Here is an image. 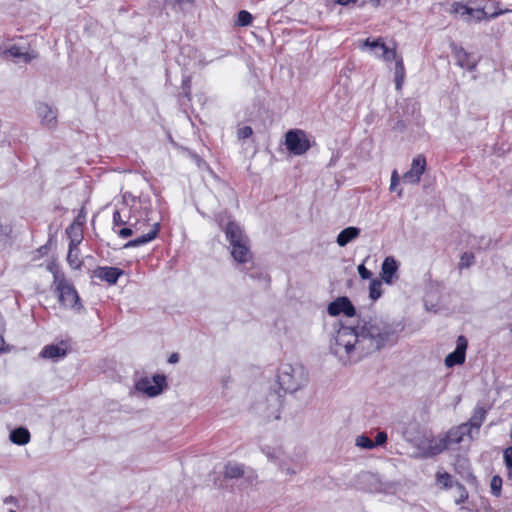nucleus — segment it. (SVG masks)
I'll list each match as a JSON object with an SVG mask.
<instances>
[{
  "label": "nucleus",
  "instance_id": "f257e3e1",
  "mask_svg": "<svg viewBox=\"0 0 512 512\" xmlns=\"http://www.w3.org/2000/svg\"><path fill=\"white\" fill-rule=\"evenodd\" d=\"M395 342V330L381 320H371L356 327L337 330L331 349L339 357L361 358Z\"/></svg>",
  "mask_w": 512,
  "mask_h": 512
},
{
  "label": "nucleus",
  "instance_id": "f03ea898",
  "mask_svg": "<svg viewBox=\"0 0 512 512\" xmlns=\"http://www.w3.org/2000/svg\"><path fill=\"white\" fill-rule=\"evenodd\" d=\"M48 269L53 274V288L57 294L59 303L66 309H71L76 313H80L83 306L73 285L67 281L64 274L58 269L57 265L52 263L48 266Z\"/></svg>",
  "mask_w": 512,
  "mask_h": 512
},
{
  "label": "nucleus",
  "instance_id": "7ed1b4c3",
  "mask_svg": "<svg viewBox=\"0 0 512 512\" xmlns=\"http://www.w3.org/2000/svg\"><path fill=\"white\" fill-rule=\"evenodd\" d=\"M226 238L230 244V253L237 263H247L252 260L250 241L235 222H229L225 228Z\"/></svg>",
  "mask_w": 512,
  "mask_h": 512
},
{
  "label": "nucleus",
  "instance_id": "20e7f679",
  "mask_svg": "<svg viewBox=\"0 0 512 512\" xmlns=\"http://www.w3.org/2000/svg\"><path fill=\"white\" fill-rule=\"evenodd\" d=\"M308 382V373L301 365L283 364L278 370V383L289 393L297 392Z\"/></svg>",
  "mask_w": 512,
  "mask_h": 512
},
{
  "label": "nucleus",
  "instance_id": "39448f33",
  "mask_svg": "<svg viewBox=\"0 0 512 512\" xmlns=\"http://www.w3.org/2000/svg\"><path fill=\"white\" fill-rule=\"evenodd\" d=\"M363 47H368L369 49L377 48L379 47L382 50L381 55H377L379 59L385 61V62H391L395 61V84L396 89L399 90L402 87V84L404 82L405 78V68L403 64V59L401 56L397 54V51L395 48H389L382 39L378 38L376 40H370L367 38L362 43Z\"/></svg>",
  "mask_w": 512,
  "mask_h": 512
},
{
  "label": "nucleus",
  "instance_id": "423d86ee",
  "mask_svg": "<svg viewBox=\"0 0 512 512\" xmlns=\"http://www.w3.org/2000/svg\"><path fill=\"white\" fill-rule=\"evenodd\" d=\"M151 211L148 207L135 210L127 219V227L118 231L121 238H128L134 234L146 233L149 226L153 224L150 217Z\"/></svg>",
  "mask_w": 512,
  "mask_h": 512
},
{
  "label": "nucleus",
  "instance_id": "0eeeda50",
  "mask_svg": "<svg viewBox=\"0 0 512 512\" xmlns=\"http://www.w3.org/2000/svg\"><path fill=\"white\" fill-rule=\"evenodd\" d=\"M166 387V377L160 374L153 377L144 376L135 382V390L150 398L160 395Z\"/></svg>",
  "mask_w": 512,
  "mask_h": 512
},
{
  "label": "nucleus",
  "instance_id": "6e6552de",
  "mask_svg": "<svg viewBox=\"0 0 512 512\" xmlns=\"http://www.w3.org/2000/svg\"><path fill=\"white\" fill-rule=\"evenodd\" d=\"M285 145L290 153L297 156L305 154L311 146L307 134L300 129L289 130L285 134Z\"/></svg>",
  "mask_w": 512,
  "mask_h": 512
},
{
  "label": "nucleus",
  "instance_id": "1a4fd4ad",
  "mask_svg": "<svg viewBox=\"0 0 512 512\" xmlns=\"http://www.w3.org/2000/svg\"><path fill=\"white\" fill-rule=\"evenodd\" d=\"M450 13L460 16L467 23L472 21L479 22L487 18V13L483 8L474 9L461 2H454L451 5Z\"/></svg>",
  "mask_w": 512,
  "mask_h": 512
},
{
  "label": "nucleus",
  "instance_id": "9d476101",
  "mask_svg": "<svg viewBox=\"0 0 512 512\" xmlns=\"http://www.w3.org/2000/svg\"><path fill=\"white\" fill-rule=\"evenodd\" d=\"M6 59L14 60L16 63H30L38 57V54L27 47L18 46L16 44L10 45L2 52Z\"/></svg>",
  "mask_w": 512,
  "mask_h": 512
},
{
  "label": "nucleus",
  "instance_id": "9b49d317",
  "mask_svg": "<svg viewBox=\"0 0 512 512\" xmlns=\"http://www.w3.org/2000/svg\"><path fill=\"white\" fill-rule=\"evenodd\" d=\"M426 170V159L423 155H417L413 158L409 171L404 173L402 180L408 184H418L421 176Z\"/></svg>",
  "mask_w": 512,
  "mask_h": 512
},
{
  "label": "nucleus",
  "instance_id": "f8f14e48",
  "mask_svg": "<svg viewBox=\"0 0 512 512\" xmlns=\"http://www.w3.org/2000/svg\"><path fill=\"white\" fill-rule=\"evenodd\" d=\"M328 313L331 316L344 314L347 317H353L356 310L347 297H339L328 305Z\"/></svg>",
  "mask_w": 512,
  "mask_h": 512
},
{
  "label": "nucleus",
  "instance_id": "ddd939ff",
  "mask_svg": "<svg viewBox=\"0 0 512 512\" xmlns=\"http://www.w3.org/2000/svg\"><path fill=\"white\" fill-rule=\"evenodd\" d=\"M467 349V340L464 336L457 338L456 349L445 358V365L451 368L455 365L463 364L465 361V352Z\"/></svg>",
  "mask_w": 512,
  "mask_h": 512
},
{
  "label": "nucleus",
  "instance_id": "4468645a",
  "mask_svg": "<svg viewBox=\"0 0 512 512\" xmlns=\"http://www.w3.org/2000/svg\"><path fill=\"white\" fill-rule=\"evenodd\" d=\"M37 115L41 119V123L48 129H54L57 124V113L46 103L37 105Z\"/></svg>",
  "mask_w": 512,
  "mask_h": 512
},
{
  "label": "nucleus",
  "instance_id": "2eb2a0df",
  "mask_svg": "<svg viewBox=\"0 0 512 512\" xmlns=\"http://www.w3.org/2000/svg\"><path fill=\"white\" fill-rule=\"evenodd\" d=\"M159 222L157 221H154L152 225L149 226V229L147 230L146 233H139L140 235L138 237H136L135 239L127 242L125 245H124V248H133V247H138L140 245H143V244H146L150 241H152L153 239L156 238L158 232H159Z\"/></svg>",
  "mask_w": 512,
  "mask_h": 512
},
{
  "label": "nucleus",
  "instance_id": "dca6fc26",
  "mask_svg": "<svg viewBox=\"0 0 512 512\" xmlns=\"http://www.w3.org/2000/svg\"><path fill=\"white\" fill-rule=\"evenodd\" d=\"M421 448L424 455L430 457L442 453L443 451L448 449V446L444 440V437L439 436L428 440L427 443L423 445Z\"/></svg>",
  "mask_w": 512,
  "mask_h": 512
},
{
  "label": "nucleus",
  "instance_id": "f3484780",
  "mask_svg": "<svg viewBox=\"0 0 512 512\" xmlns=\"http://www.w3.org/2000/svg\"><path fill=\"white\" fill-rule=\"evenodd\" d=\"M468 432V424H463L458 427L450 429L445 435H443L448 448H450L453 445L459 444L463 440V437Z\"/></svg>",
  "mask_w": 512,
  "mask_h": 512
},
{
  "label": "nucleus",
  "instance_id": "a211bd4d",
  "mask_svg": "<svg viewBox=\"0 0 512 512\" xmlns=\"http://www.w3.org/2000/svg\"><path fill=\"white\" fill-rule=\"evenodd\" d=\"M398 270V263L397 261L391 257L388 256L384 259L381 267V277L383 281L387 284L393 283V277L396 275V272Z\"/></svg>",
  "mask_w": 512,
  "mask_h": 512
},
{
  "label": "nucleus",
  "instance_id": "6ab92c4d",
  "mask_svg": "<svg viewBox=\"0 0 512 512\" xmlns=\"http://www.w3.org/2000/svg\"><path fill=\"white\" fill-rule=\"evenodd\" d=\"M360 235V229L354 226L347 227L343 229L337 236V244L340 247L346 246L348 243L352 242Z\"/></svg>",
  "mask_w": 512,
  "mask_h": 512
},
{
  "label": "nucleus",
  "instance_id": "aec40b11",
  "mask_svg": "<svg viewBox=\"0 0 512 512\" xmlns=\"http://www.w3.org/2000/svg\"><path fill=\"white\" fill-rule=\"evenodd\" d=\"M65 355L66 348L64 347V343L59 345H47L42 349L40 353L42 358L47 359H58L64 357Z\"/></svg>",
  "mask_w": 512,
  "mask_h": 512
},
{
  "label": "nucleus",
  "instance_id": "412c9836",
  "mask_svg": "<svg viewBox=\"0 0 512 512\" xmlns=\"http://www.w3.org/2000/svg\"><path fill=\"white\" fill-rule=\"evenodd\" d=\"M122 273V270L116 267H103L99 269L98 277L110 284H115Z\"/></svg>",
  "mask_w": 512,
  "mask_h": 512
},
{
  "label": "nucleus",
  "instance_id": "4be33fe9",
  "mask_svg": "<svg viewBox=\"0 0 512 512\" xmlns=\"http://www.w3.org/2000/svg\"><path fill=\"white\" fill-rule=\"evenodd\" d=\"M66 233L68 234V236L70 238L69 246L78 247V245L83 240L81 225L79 223L71 224L67 228Z\"/></svg>",
  "mask_w": 512,
  "mask_h": 512
},
{
  "label": "nucleus",
  "instance_id": "5701e85b",
  "mask_svg": "<svg viewBox=\"0 0 512 512\" xmlns=\"http://www.w3.org/2000/svg\"><path fill=\"white\" fill-rule=\"evenodd\" d=\"M10 440L17 445H26L30 441V433L26 428H16L10 433Z\"/></svg>",
  "mask_w": 512,
  "mask_h": 512
},
{
  "label": "nucleus",
  "instance_id": "b1692460",
  "mask_svg": "<svg viewBox=\"0 0 512 512\" xmlns=\"http://www.w3.org/2000/svg\"><path fill=\"white\" fill-rule=\"evenodd\" d=\"M269 401L272 403L271 408H267V411H263V416L270 419H279V397L275 394H272Z\"/></svg>",
  "mask_w": 512,
  "mask_h": 512
},
{
  "label": "nucleus",
  "instance_id": "393cba45",
  "mask_svg": "<svg viewBox=\"0 0 512 512\" xmlns=\"http://www.w3.org/2000/svg\"><path fill=\"white\" fill-rule=\"evenodd\" d=\"M244 475V466L239 463H228L224 469V476L226 478H240Z\"/></svg>",
  "mask_w": 512,
  "mask_h": 512
},
{
  "label": "nucleus",
  "instance_id": "a878e982",
  "mask_svg": "<svg viewBox=\"0 0 512 512\" xmlns=\"http://www.w3.org/2000/svg\"><path fill=\"white\" fill-rule=\"evenodd\" d=\"M486 417V410L483 407H476L472 417L470 418L468 424V429L476 428L478 429Z\"/></svg>",
  "mask_w": 512,
  "mask_h": 512
},
{
  "label": "nucleus",
  "instance_id": "bb28decb",
  "mask_svg": "<svg viewBox=\"0 0 512 512\" xmlns=\"http://www.w3.org/2000/svg\"><path fill=\"white\" fill-rule=\"evenodd\" d=\"M263 453L268 457L271 461H277L281 460L283 456V450L280 446L277 447H270V446H264L262 448Z\"/></svg>",
  "mask_w": 512,
  "mask_h": 512
},
{
  "label": "nucleus",
  "instance_id": "cd10ccee",
  "mask_svg": "<svg viewBox=\"0 0 512 512\" xmlns=\"http://www.w3.org/2000/svg\"><path fill=\"white\" fill-rule=\"evenodd\" d=\"M67 261L73 269H77L80 267L81 262L79 259L78 247L69 246Z\"/></svg>",
  "mask_w": 512,
  "mask_h": 512
},
{
  "label": "nucleus",
  "instance_id": "c85d7f7f",
  "mask_svg": "<svg viewBox=\"0 0 512 512\" xmlns=\"http://www.w3.org/2000/svg\"><path fill=\"white\" fill-rule=\"evenodd\" d=\"M381 286H382V283L380 280L373 279L371 281L370 286H369V296L373 301H375L381 297V295H382Z\"/></svg>",
  "mask_w": 512,
  "mask_h": 512
},
{
  "label": "nucleus",
  "instance_id": "c756f323",
  "mask_svg": "<svg viewBox=\"0 0 512 512\" xmlns=\"http://www.w3.org/2000/svg\"><path fill=\"white\" fill-rule=\"evenodd\" d=\"M12 227L0 219V243H6L11 238Z\"/></svg>",
  "mask_w": 512,
  "mask_h": 512
},
{
  "label": "nucleus",
  "instance_id": "7c9ffc66",
  "mask_svg": "<svg viewBox=\"0 0 512 512\" xmlns=\"http://www.w3.org/2000/svg\"><path fill=\"white\" fill-rule=\"evenodd\" d=\"M355 445L361 449L371 450L374 449L373 441L364 434L356 437Z\"/></svg>",
  "mask_w": 512,
  "mask_h": 512
},
{
  "label": "nucleus",
  "instance_id": "2f4dec72",
  "mask_svg": "<svg viewBox=\"0 0 512 512\" xmlns=\"http://www.w3.org/2000/svg\"><path fill=\"white\" fill-rule=\"evenodd\" d=\"M253 17L252 15L246 11L241 10L238 13L236 24L240 27L248 26L252 23Z\"/></svg>",
  "mask_w": 512,
  "mask_h": 512
},
{
  "label": "nucleus",
  "instance_id": "473e14b6",
  "mask_svg": "<svg viewBox=\"0 0 512 512\" xmlns=\"http://www.w3.org/2000/svg\"><path fill=\"white\" fill-rule=\"evenodd\" d=\"M475 262V257L472 253L465 252L461 255L460 261L458 264L459 269H466L473 265Z\"/></svg>",
  "mask_w": 512,
  "mask_h": 512
},
{
  "label": "nucleus",
  "instance_id": "72a5a7b5",
  "mask_svg": "<svg viewBox=\"0 0 512 512\" xmlns=\"http://www.w3.org/2000/svg\"><path fill=\"white\" fill-rule=\"evenodd\" d=\"M501 489H502V479H501V477L498 476V475L493 476L492 479H491V482H490L491 493L494 496L499 497L501 495Z\"/></svg>",
  "mask_w": 512,
  "mask_h": 512
},
{
  "label": "nucleus",
  "instance_id": "f704fd0d",
  "mask_svg": "<svg viewBox=\"0 0 512 512\" xmlns=\"http://www.w3.org/2000/svg\"><path fill=\"white\" fill-rule=\"evenodd\" d=\"M437 482L438 484L442 485L444 488H451L453 486L452 477L450 474L444 472V473H437Z\"/></svg>",
  "mask_w": 512,
  "mask_h": 512
},
{
  "label": "nucleus",
  "instance_id": "c9c22d12",
  "mask_svg": "<svg viewBox=\"0 0 512 512\" xmlns=\"http://www.w3.org/2000/svg\"><path fill=\"white\" fill-rule=\"evenodd\" d=\"M456 488L458 491V497L455 499V502L460 504L467 500L468 492L466 491L465 487L459 483L456 484Z\"/></svg>",
  "mask_w": 512,
  "mask_h": 512
},
{
  "label": "nucleus",
  "instance_id": "e433bc0d",
  "mask_svg": "<svg viewBox=\"0 0 512 512\" xmlns=\"http://www.w3.org/2000/svg\"><path fill=\"white\" fill-rule=\"evenodd\" d=\"M253 134V130L250 126L240 127L237 131V136L240 139H246Z\"/></svg>",
  "mask_w": 512,
  "mask_h": 512
},
{
  "label": "nucleus",
  "instance_id": "4c0bfd02",
  "mask_svg": "<svg viewBox=\"0 0 512 512\" xmlns=\"http://www.w3.org/2000/svg\"><path fill=\"white\" fill-rule=\"evenodd\" d=\"M387 439H388V436H387L386 432H384V431L378 432L375 437V441H373L374 448L377 446H383L387 442Z\"/></svg>",
  "mask_w": 512,
  "mask_h": 512
},
{
  "label": "nucleus",
  "instance_id": "58836bf2",
  "mask_svg": "<svg viewBox=\"0 0 512 512\" xmlns=\"http://www.w3.org/2000/svg\"><path fill=\"white\" fill-rule=\"evenodd\" d=\"M399 181H400L399 174L396 170H394L391 174V181H390V187H389L390 191L396 190V187L398 186Z\"/></svg>",
  "mask_w": 512,
  "mask_h": 512
},
{
  "label": "nucleus",
  "instance_id": "ea45409f",
  "mask_svg": "<svg viewBox=\"0 0 512 512\" xmlns=\"http://www.w3.org/2000/svg\"><path fill=\"white\" fill-rule=\"evenodd\" d=\"M113 222L115 225H124L126 224L127 225V220H125L123 217H122V212L121 210H116L114 213H113Z\"/></svg>",
  "mask_w": 512,
  "mask_h": 512
},
{
  "label": "nucleus",
  "instance_id": "a19ab883",
  "mask_svg": "<svg viewBox=\"0 0 512 512\" xmlns=\"http://www.w3.org/2000/svg\"><path fill=\"white\" fill-rule=\"evenodd\" d=\"M357 270L362 279H369L372 276V273L365 267L364 264H360Z\"/></svg>",
  "mask_w": 512,
  "mask_h": 512
},
{
  "label": "nucleus",
  "instance_id": "79ce46f5",
  "mask_svg": "<svg viewBox=\"0 0 512 512\" xmlns=\"http://www.w3.org/2000/svg\"><path fill=\"white\" fill-rule=\"evenodd\" d=\"M503 458H504L506 467L507 468L511 467L512 466V447H508L507 449H505Z\"/></svg>",
  "mask_w": 512,
  "mask_h": 512
},
{
  "label": "nucleus",
  "instance_id": "37998d69",
  "mask_svg": "<svg viewBox=\"0 0 512 512\" xmlns=\"http://www.w3.org/2000/svg\"><path fill=\"white\" fill-rule=\"evenodd\" d=\"M166 3L170 6H172L173 8L177 7V6H181L183 4H191L193 3L195 0H165Z\"/></svg>",
  "mask_w": 512,
  "mask_h": 512
},
{
  "label": "nucleus",
  "instance_id": "c03bdc74",
  "mask_svg": "<svg viewBox=\"0 0 512 512\" xmlns=\"http://www.w3.org/2000/svg\"><path fill=\"white\" fill-rule=\"evenodd\" d=\"M351 2L355 3L357 0H336V3L342 6H346Z\"/></svg>",
  "mask_w": 512,
  "mask_h": 512
},
{
  "label": "nucleus",
  "instance_id": "a18cd8bd",
  "mask_svg": "<svg viewBox=\"0 0 512 512\" xmlns=\"http://www.w3.org/2000/svg\"><path fill=\"white\" fill-rule=\"evenodd\" d=\"M369 3L374 8H378L382 5V0H369Z\"/></svg>",
  "mask_w": 512,
  "mask_h": 512
},
{
  "label": "nucleus",
  "instance_id": "49530a36",
  "mask_svg": "<svg viewBox=\"0 0 512 512\" xmlns=\"http://www.w3.org/2000/svg\"><path fill=\"white\" fill-rule=\"evenodd\" d=\"M178 360H179L178 354H172V355L169 357V362H170V363H176V362H178Z\"/></svg>",
  "mask_w": 512,
  "mask_h": 512
},
{
  "label": "nucleus",
  "instance_id": "de8ad7c7",
  "mask_svg": "<svg viewBox=\"0 0 512 512\" xmlns=\"http://www.w3.org/2000/svg\"><path fill=\"white\" fill-rule=\"evenodd\" d=\"M282 470L287 474V475H295L296 474V471L295 470H292L290 468H282Z\"/></svg>",
  "mask_w": 512,
  "mask_h": 512
},
{
  "label": "nucleus",
  "instance_id": "09e8293b",
  "mask_svg": "<svg viewBox=\"0 0 512 512\" xmlns=\"http://www.w3.org/2000/svg\"><path fill=\"white\" fill-rule=\"evenodd\" d=\"M372 50H373V51H375V52H374V55H375L377 58H378V56H377V55H381V54H382V50H381L379 47H377V48H373Z\"/></svg>",
  "mask_w": 512,
  "mask_h": 512
},
{
  "label": "nucleus",
  "instance_id": "8fccbe9b",
  "mask_svg": "<svg viewBox=\"0 0 512 512\" xmlns=\"http://www.w3.org/2000/svg\"><path fill=\"white\" fill-rule=\"evenodd\" d=\"M508 477L512 480V466L508 467Z\"/></svg>",
  "mask_w": 512,
  "mask_h": 512
},
{
  "label": "nucleus",
  "instance_id": "3c124183",
  "mask_svg": "<svg viewBox=\"0 0 512 512\" xmlns=\"http://www.w3.org/2000/svg\"><path fill=\"white\" fill-rule=\"evenodd\" d=\"M397 194H398V197H400V198H401V197L403 196V191H402V189H399V190L397 191Z\"/></svg>",
  "mask_w": 512,
  "mask_h": 512
},
{
  "label": "nucleus",
  "instance_id": "603ef678",
  "mask_svg": "<svg viewBox=\"0 0 512 512\" xmlns=\"http://www.w3.org/2000/svg\"><path fill=\"white\" fill-rule=\"evenodd\" d=\"M461 67H467L462 61H459Z\"/></svg>",
  "mask_w": 512,
  "mask_h": 512
},
{
  "label": "nucleus",
  "instance_id": "864d4df0",
  "mask_svg": "<svg viewBox=\"0 0 512 512\" xmlns=\"http://www.w3.org/2000/svg\"><path fill=\"white\" fill-rule=\"evenodd\" d=\"M510 330H511V332H512V324L510 325Z\"/></svg>",
  "mask_w": 512,
  "mask_h": 512
},
{
  "label": "nucleus",
  "instance_id": "5fc2aeb1",
  "mask_svg": "<svg viewBox=\"0 0 512 512\" xmlns=\"http://www.w3.org/2000/svg\"><path fill=\"white\" fill-rule=\"evenodd\" d=\"M10 512H15V511L11 510Z\"/></svg>",
  "mask_w": 512,
  "mask_h": 512
}]
</instances>
